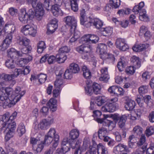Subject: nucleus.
Returning <instances> with one entry per match:
<instances>
[{
  "mask_svg": "<svg viewBox=\"0 0 154 154\" xmlns=\"http://www.w3.org/2000/svg\"><path fill=\"white\" fill-rule=\"evenodd\" d=\"M12 27L13 26L9 24H6L5 25L4 30L5 32L8 33V34L6 37L3 43L0 45V46H2V51L6 49L9 46L12 42V33L14 32V31H12L11 30Z\"/></svg>",
  "mask_w": 154,
  "mask_h": 154,
  "instance_id": "f257e3e1",
  "label": "nucleus"
},
{
  "mask_svg": "<svg viewBox=\"0 0 154 154\" xmlns=\"http://www.w3.org/2000/svg\"><path fill=\"white\" fill-rule=\"evenodd\" d=\"M144 5V2H141L139 3L138 5H136L134 7L132 11L135 14L139 13V19L141 21L146 22L149 20V18L146 14L145 10L141 9Z\"/></svg>",
  "mask_w": 154,
  "mask_h": 154,
  "instance_id": "f03ea898",
  "label": "nucleus"
},
{
  "mask_svg": "<svg viewBox=\"0 0 154 154\" xmlns=\"http://www.w3.org/2000/svg\"><path fill=\"white\" fill-rule=\"evenodd\" d=\"M21 99V97H0V100L3 103V106L10 108L14 106Z\"/></svg>",
  "mask_w": 154,
  "mask_h": 154,
  "instance_id": "7ed1b4c3",
  "label": "nucleus"
},
{
  "mask_svg": "<svg viewBox=\"0 0 154 154\" xmlns=\"http://www.w3.org/2000/svg\"><path fill=\"white\" fill-rule=\"evenodd\" d=\"M21 32L24 35L34 37L36 33V29L31 25L27 24L23 26L21 29Z\"/></svg>",
  "mask_w": 154,
  "mask_h": 154,
  "instance_id": "20e7f679",
  "label": "nucleus"
},
{
  "mask_svg": "<svg viewBox=\"0 0 154 154\" xmlns=\"http://www.w3.org/2000/svg\"><path fill=\"white\" fill-rule=\"evenodd\" d=\"M66 24L70 27L69 30L74 31L76 29L77 21L73 16H67L64 18Z\"/></svg>",
  "mask_w": 154,
  "mask_h": 154,
  "instance_id": "39448f33",
  "label": "nucleus"
},
{
  "mask_svg": "<svg viewBox=\"0 0 154 154\" xmlns=\"http://www.w3.org/2000/svg\"><path fill=\"white\" fill-rule=\"evenodd\" d=\"M54 119L52 117H48L47 119H43L38 124V128L41 130H46L50 127Z\"/></svg>",
  "mask_w": 154,
  "mask_h": 154,
  "instance_id": "423d86ee",
  "label": "nucleus"
},
{
  "mask_svg": "<svg viewBox=\"0 0 154 154\" xmlns=\"http://www.w3.org/2000/svg\"><path fill=\"white\" fill-rule=\"evenodd\" d=\"M99 40V37L94 35L88 34L85 35L81 38L82 41L84 43H95L97 42Z\"/></svg>",
  "mask_w": 154,
  "mask_h": 154,
  "instance_id": "0eeeda50",
  "label": "nucleus"
},
{
  "mask_svg": "<svg viewBox=\"0 0 154 154\" xmlns=\"http://www.w3.org/2000/svg\"><path fill=\"white\" fill-rule=\"evenodd\" d=\"M115 44L116 48L121 51H125L128 49V46L124 39L120 38L117 39Z\"/></svg>",
  "mask_w": 154,
  "mask_h": 154,
  "instance_id": "6e6552de",
  "label": "nucleus"
},
{
  "mask_svg": "<svg viewBox=\"0 0 154 154\" xmlns=\"http://www.w3.org/2000/svg\"><path fill=\"white\" fill-rule=\"evenodd\" d=\"M130 150L128 147L123 143H119L114 147L113 152L115 154H119L120 152L129 153Z\"/></svg>",
  "mask_w": 154,
  "mask_h": 154,
  "instance_id": "1a4fd4ad",
  "label": "nucleus"
},
{
  "mask_svg": "<svg viewBox=\"0 0 154 154\" xmlns=\"http://www.w3.org/2000/svg\"><path fill=\"white\" fill-rule=\"evenodd\" d=\"M124 101L125 104V109L128 111L132 110L134 108L136 103L134 101L129 99L128 97H125L122 98Z\"/></svg>",
  "mask_w": 154,
  "mask_h": 154,
  "instance_id": "9d476101",
  "label": "nucleus"
},
{
  "mask_svg": "<svg viewBox=\"0 0 154 154\" xmlns=\"http://www.w3.org/2000/svg\"><path fill=\"white\" fill-rule=\"evenodd\" d=\"M83 44L77 47L76 50L77 51L80 53H88L92 49V47L90 45L85 44L86 43H84V42L82 41Z\"/></svg>",
  "mask_w": 154,
  "mask_h": 154,
  "instance_id": "9b49d317",
  "label": "nucleus"
},
{
  "mask_svg": "<svg viewBox=\"0 0 154 154\" xmlns=\"http://www.w3.org/2000/svg\"><path fill=\"white\" fill-rule=\"evenodd\" d=\"M19 19L22 23H27L29 18L27 14L26 9H22L20 11V13L19 16Z\"/></svg>",
  "mask_w": 154,
  "mask_h": 154,
  "instance_id": "f8f14e48",
  "label": "nucleus"
},
{
  "mask_svg": "<svg viewBox=\"0 0 154 154\" xmlns=\"http://www.w3.org/2000/svg\"><path fill=\"white\" fill-rule=\"evenodd\" d=\"M62 147L60 148L65 153H66L69 150L70 147V140H69L68 137L64 138L62 143Z\"/></svg>",
  "mask_w": 154,
  "mask_h": 154,
  "instance_id": "ddd939ff",
  "label": "nucleus"
},
{
  "mask_svg": "<svg viewBox=\"0 0 154 154\" xmlns=\"http://www.w3.org/2000/svg\"><path fill=\"white\" fill-rule=\"evenodd\" d=\"M100 72L101 77L99 78V80L101 81H107L109 78L108 74V68L106 67H103L101 69Z\"/></svg>",
  "mask_w": 154,
  "mask_h": 154,
  "instance_id": "4468645a",
  "label": "nucleus"
},
{
  "mask_svg": "<svg viewBox=\"0 0 154 154\" xmlns=\"http://www.w3.org/2000/svg\"><path fill=\"white\" fill-rule=\"evenodd\" d=\"M93 116L96 118V121L99 123H102L104 122V120L105 119L106 117L104 115H103V117H101L102 113L101 111L96 110L93 112Z\"/></svg>",
  "mask_w": 154,
  "mask_h": 154,
  "instance_id": "2eb2a0df",
  "label": "nucleus"
},
{
  "mask_svg": "<svg viewBox=\"0 0 154 154\" xmlns=\"http://www.w3.org/2000/svg\"><path fill=\"white\" fill-rule=\"evenodd\" d=\"M57 103L56 100L54 98H52L49 100L47 105L51 109L52 112H54L57 110Z\"/></svg>",
  "mask_w": 154,
  "mask_h": 154,
  "instance_id": "dca6fc26",
  "label": "nucleus"
},
{
  "mask_svg": "<svg viewBox=\"0 0 154 154\" xmlns=\"http://www.w3.org/2000/svg\"><path fill=\"white\" fill-rule=\"evenodd\" d=\"M102 110L105 112H113L116 110L115 107L111 103H107L101 108Z\"/></svg>",
  "mask_w": 154,
  "mask_h": 154,
  "instance_id": "f3484780",
  "label": "nucleus"
},
{
  "mask_svg": "<svg viewBox=\"0 0 154 154\" xmlns=\"http://www.w3.org/2000/svg\"><path fill=\"white\" fill-rule=\"evenodd\" d=\"M108 132L109 131L106 128L104 127H102L99 129L97 133L96 134L98 135L99 139H102L103 138V137L108 135Z\"/></svg>",
  "mask_w": 154,
  "mask_h": 154,
  "instance_id": "a211bd4d",
  "label": "nucleus"
},
{
  "mask_svg": "<svg viewBox=\"0 0 154 154\" xmlns=\"http://www.w3.org/2000/svg\"><path fill=\"white\" fill-rule=\"evenodd\" d=\"M56 61L58 63H62L64 62L66 59L65 54H63L59 51L56 56Z\"/></svg>",
  "mask_w": 154,
  "mask_h": 154,
  "instance_id": "6ab92c4d",
  "label": "nucleus"
},
{
  "mask_svg": "<svg viewBox=\"0 0 154 154\" xmlns=\"http://www.w3.org/2000/svg\"><path fill=\"white\" fill-rule=\"evenodd\" d=\"M91 22L92 23L93 25L98 29H101L103 25L102 21L98 18L91 19Z\"/></svg>",
  "mask_w": 154,
  "mask_h": 154,
  "instance_id": "aec40b11",
  "label": "nucleus"
},
{
  "mask_svg": "<svg viewBox=\"0 0 154 154\" xmlns=\"http://www.w3.org/2000/svg\"><path fill=\"white\" fill-rule=\"evenodd\" d=\"M79 134V131L76 129H73L69 132V137L70 140H74L78 138Z\"/></svg>",
  "mask_w": 154,
  "mask_h": 154,
  "instance_id": "412c9836",
  "label": "nucleus"
},
{
  "mask_svg": "<svg viewBox=\"0 0 154 154\" xmlns=\"http://www.w3.org/2000/svg\"><path fill=\"white\" fill-rule=\"evenodd\" d=\"M17 41L20 45L24 46L28 45L30 42V40L25 37H19Z\"/></svg>",
  "mask_w": 154,
  "mask_h": 154,
  "instance_id": "4be33fe9",
  "label": "nucleus"
},
{
  "mask_svg": "<svg viewBox=\"0 0 154 154\" xmlns=\"http://www.w3.org/2000/svg\"><path fill=\"white\" fill-rule=\"evenodd\" d=\"M63 79L61 75L58 76L54 83L55 87L60 89L63 86Z\"/></svg>",
  "mask_w": 154,
  "mask_h": 154,
  "instance_id": "5701e85b",
  "label": "nucleus"
},
{
  "mask_svg": "<svg viewBox=\"0 0 154 154\" xmlns=\"http://www.w3.org/2000/svg\"><path fill=\"white\" fill-rule=\"evenodd\" d=\"M6 129L8 131V132L13 134L16 129L15 123L13 122H12L8 123L6 124Z\"/></svg>",
  "mask_w": 154,
  "mask_h": 154,
  "instance_id": "b1692460",
  "label": "nucleus"
},
{
  "mask_svg": "<svg viewBox=\"0 0 154 154\" xmlns=\"http://www.w3.org/2000/svg\"><path fill=\"white\" fill-rule=\"evenodd\" d=\"M5 65L8 69H11L15 67L14 60L12 59H8L5 62Z\"/></svg>",
  "mask_w": 154,
  "mask_h": 154,
  "instance_id": "393cba45",
  "label": "nucleus"
},
{
  "mask_svg": "<svg viewBox=\"0 0 154 154\" xmlns=\"http://www.w3.org/2000/svg\"><path fill=\"white\" fill-rule=\"evenodd\" d=\"M127 119V117L126 115H124L122 116V118H120L118 123V125L120 128L121 129L125 128V126Z\"/></svg>",
  "mask_w": 154,
  "mask_h": 154,
  "instance_id": "a878e982",
  "label": "nucleus"
},
{
  "mask_svg": "<svg viewBox=\"0 0 154 154\" xmlns=\"http://www.w3.org/2000/svg\"><path fill=\"white\" fill-rule=\"evenodd\" d=\"M131 61L135 68H138L140 66V62L139 58L135 56H133L131 59Z\"/></svg>",
  "mask_w": 154,
  "mask_h": 154,
  "instance_id": "bb28decb",
  "label": "nucleus"
},
{
  "mask_svg": "<svg viewBox=\"0 0 154 154\" xmlns=\"http://www.w3.org/2000/svg\"><path fill=\"white\" fill-rule=\"evenodd\" d=\"M13 76L12 74H8L5 73H0V79L6 81H9L13 79Z\"/></svg>",
  "mask_w": 154,
  "mask_h": 154,
  "instance_id": "cd10ccee",
  "label": "nucleus"
},
{
  "mask_svg": "<svg viewBox=\"0 0 154 154\" xmlns=\"http://www.w3.org/2000/svg\"><path fill=\"white\" fill-rule=\"evenodd\" d=\"M83 76L86 78L90 79L91 78V73L90 70L86 66H84L82 68Z\"/></svg>",
  "mask_w": 154,
  "mask_h": 154,
  "instance_id": "c85d7f7f",
  "label": "nucleus"
},
{
  "mask_svg": "<svg viewBox=\"0 0 154 154\" xmlns=\"http://www.w3.org/2000/svg\"><path fill=\"white\" fill-rule=\"evenodd\" d=\"M97 152L98 154H108L107 148L100 143L99 144Z\"/></svg>",
  "mask_w": 154,
  "mask_h": 154,
  "instance_id": "c756f323",
  "label": "nucleus"
},
{
  "mask_svg": "<svg viewBox=\"0 0 154 154\" xmlns=\"http://www.w3.org/2000/svg\"><path fill=\"white\" fill-rule=\"evenodd\" d=\"M8 56L11 59H13L16 57L17 51L13 48H11L8 50L7 51Z\"/></svg>",
  "mask_w": 154,
  "mask_h": 154,
  "instance_id": "7c9ffc66",
  "label": "nucleus"
},
{
  "mask_svg": "<svg viewBox=\"0 0 154 154\" xmlns=\"http://www.w3.org/2000/svg\"><path fill=\"white\" fill-rule=\"evenodd\" d=\"M69 69L73 73H78L80 70L78 65L74 63H72L70 64Z\"/></svg>",
  "mask_w": 154,
  "mask_h": 154,
  "instance_id": "2f4dec72",
  "label": "nucleus"
},
{
  "mask_svg": "<svg viewBox=\"0 0 154 154\" xmlns=\"http://www.w3.org/2000/svg\"><path fill=\"white\" fill-rule=\"evenodd\" d=\"M46 48L45 42L42 41H39L38 44L37 52L38 53H41Z\"/></svg>",
  "mask_w": 154,
  "mask_h": 154,
  "instance_id": "473e14b6",
  "label": "nucleus"
},
{
  "mask_svg": "<svg viewBox=\"0 0 154 154\" xmlns=\"http://www.w3.org/2000/svg\"><path fill=\"white\" fill-rule=\"evenodd\" d=\"M17 132L20 137L25 133L26 130L23 124L21 123L19 124L17 129Z\"/></svg>",
  "mask_w": 154,
  "mask_h": 154,
  "instance_id": "72a5a7b5",
  "label": "nucleus"
},
{
  "mask_svg": "<svg viewBox=\"0 0 154 154\" xmlns=\"http://www.w3.org/2000/svg\"><path fill=\"white\" fill-rule=\"evenodd\" d=\"M58 5H54L51 7V11L53 15L56 16H58L61 11L60 8L58 7Z\"/></svg>",
  "mask_w": 154,
  "mask_h": 154,
  "instance_id": "f704fd0d",
  "label": "nucleus"
},
{
  "mask_svg": "<svg viewBox=\"0 0 154 154\" xmlns=\"http://www.w3.org/2000/svg\"><path fill=\"white\" fill-rule=\"evenodd\" d=\"M93 92L96 94H100V93L101 87L98 84L94 83L92 86Z\"/></svg>",
  "mask_w": 154,
  "mask_h": 154,
  "instance_id": "c9c22d12",
  "label": "nucleus"
},
{
  "mask_svg": "<svg viewBox=\"0 0 154 154\" xmlns=\"http://www.w3.org/2000/svg\"><path fill=\"white\" fill-rule=\"evenodd\" d=\"M44 13V10H41L35 9V17L38 20H40L42 18Z\"/></svg>",
  "mask_w": 154,
  "mask_h": 154,
  "instance_id": "e433bc0d",
  "label": "nucleus"
},
{
  "mask_svg": "<svg viewBox=\"0 0 154 154\" xmlns=\"http://www.w3.org/2000/svg\"><path fill=\"white\" fill-rule=\"evenodd\" d=\"M106 46L104 44H99L96 49V51L100 53V54L105 53L106 51Z\"/></svg>",
  "mask_w": 154,
  "mask_h": 154,
  "instance_id": "4c0bfd02",
  "label": "nucleus"
},
{
  "mask_svg": "<svg viewBox=\"0 0 154 154\" xmlns=\"http://www.w3.org/2000/svg\"><path fill=\"white\" fill-rule=\"evenodd\" d=\"M71 9L75 12H76L78 10V4L77 0H70Z\"/></svg>",
  "mask_w": 154,
  "mask_h": 154,
  "instance_id": "58836bf2",
  "label": "nucleus"
},
{
  "mask_svg": "<svg viewBox=\"0 0 154 154\" xmlns=\"http://www.w3.org/2000/svg\"><path fill=\"white\" fill-rule=\"evenodd\" d=\"M69 140H70V147L71 146L72 149L76 148V150L80 149V144L79 141L75 142L73 141V140H70V139H69Z\"/></svg>",
  "mask_w": 154,
  "mask_h": 154,
  "instance_id": "ea45409f",
  "label": "nucleus"
},
{
  "mask_svg": "<svg viewBox=\"0 0 154 154\" xmlns=\"http://www.w3.org/2000/svg\"><path fill=\"white\" fill-rule=\"evenodd\" d=\"M44 143L42 142L41 143L38 144L37 148H35L33 146H32V148L35 153H40L42 150L44 148Z\"/></svg>",
  "mask_w": 154,
  "mask_h": 154,
  "instance_id": "a19ab883",
  "label": "nucleus"
},
{
  "mask_svg": "<svg viewBox=\"0 0 154 154\" xmlns=\"http://www.w3.org/2000/svg\"><path fill=\"white\" fill-rule=\"evenodd\" d=\"M109 2L110 6L115 8L119 7L120 5V0H109Z\"/></svg>",
  "mask_w": 154,
  "mask_h": 154,
  "instance_id": "79ce46f5",
  "label": "nucleus"
},
{
  "mask_svg": "<svg viewBox=\"0 0 154 154\" xmlns=\"http://www.w3.org/2000/svg\"><path fill=\"white\" fill-rule=\"evenodd\" d=\"M100 57L103 60H105L107 59L111 58H114L113 55L108 54L106 52L100 54Z\"/></svg>",
  "mask_w": 154,
  "mask_h": 154,
  "instance_id": "37998d69",
  "label": "nucleus"
},
{
  "mask_svg": "<svg viewBox=\"0 0 154 154\" xmlns=\"http://www.w3.org/2000/svg\"><path fill=\"white\" fill-rule=\"evenodd\" d=\"M100 31L103 35L106 36L107 35L106 34L111 33L112 29L109 27L101 28Z\"/></svg>",
  "mask_w": 154,
  "mask_h": 154,
  "instance_id": "c03bdc74",
  "label": "nucleus"
},
{
  "mask_svg": "<svg viewBox=\"0 0 154 154\" xmlns=\"http://www.w3.org/2000/svg\"><path fill=\"white\" fill-rule=\"evenodd\" d=\"M154 132V128L153 126H150L147 127L145 133L146 136L149 137L153 134Z\"/></svg>",
  "mask_w": 154,
  "mask_h": 154,
  "instance_id": "a18cd8bd",
  "label": "nucleus"
},
{
  "mask_svg": "<svg viewBox=\"0 0 154 154\" xmlns=\"http://www.w3.org/2000/svg\"><path fill=\"white\" fill-rule=\"evenodd\" d=\"M5 116H0V127L2 126L1 128V130L4 128H5L6 126L7 123L6 122Z\"/></svg>",
  "mask_w": 154,
  "mask_h": 154,
  "instance_id": "49530a36",
  "label": "nucleus"
},
{
  "mask_svg": "<svg viewBox=\"0 0 154 154\" xmlns=\"http://www.w3.org/2000/svg\"><path fill=\"white\" fill-rule=\"evenodd\" d=\"M136 68L133 66L127 67L125 69L126 73L128 75H133L135 72Z\"/></svg>",
  "mask_w": 154,
  "mask_h": 154,
  "instance_id": "de8ad7c7",
  "label": "nucleus"
},
{
  "mask_svg": "<svg viewBox=\"0 0 154 154\" xmlns=\"http://www.w3.org/2000/svg\"><path fill=\"white\" fill-rule=\"evenodd\" d=\"M106 102L105 99L102 98V97H97L95 100V103L98 106H100Z\"/></svg>",
  "mask_w": 154,
  "mask_h": 154,
  "instance_id": "09e8293b",
  "label": "nucleus"
},
{
  "mask_svg": "<svg viewBox=\"0 0 154 154\" xmlns=\"http://www.w3.org/2000/svg\"><path fill=\"white\" fill-rule=\"evenodd\" d=\"M47 61L49 64L51 65L54 64L56 61H57L56 57L53 55L49 56L48 55Z\"/></svg>",
  "mask_w": 154,
  "mask_h": 154,
  "instance_id": "8fccbe9b",
  "label": "nucleus"
},
{
  "mask_svg": "<svg viewBox=\"0 0 154 154\" xmlns=\"http://www.w3.org/2000/svg\"><path fill=\"white\" fill-rule=\"evenodd\" d=\"M133 131L134 134L140 135L142 134L143 129L140 126L137 125L134 128Z\"/></svg>",
  "mask_w": 154,
  "mask_h": 154,
  "instance_id": "3c124183",
  "label": "nucleus"
},
{
  "mask_svg": "<svg viewBox=\"0 0 154 154\" xmlns=\"http://www.w3.org/2000/svg\"><path fill=\"white\" fill-rule=\"evenodd\" d=\"M148 86L146 85H142L139 87L138 88V91L140 95L147 93L148 91Z\"/></svg>",
  "mask_w": 154,
  "mask_h": 154,
  "instance_id": "603ef678",
  "label": "nucleus"
},
{
  "mask_svg": "<svg viewBox=\"0 0 154 154\" xmlns=\"http://www.w3.org/2000/svg\"><path fill=\"white\" fill-rule=\"evenodd\" d=\"M73 73L69 69H67L64 72V76L65 79H70L72 77Z\"/></svg>",
  "mask_w": 154,
  "mask_h": 154,
  "instance_id": "864d4df0",
  "label": "nucleus"
},
{
  "mask_svg": "<svg viewBox=\"0 0 154 154\" xmlns=\"http://www.w3.org/2000/svg\"><path fill=\"white\" fill-rule=\"evenodd\" d=\"M91 147V142L89 140H85L83 141L82 148L83 150H85L89 148V149Z\"/></svg>",
  "mask_w": 154,
  "mask_h": 154,
  "instance_id": "5fc2aeb1",
  "label": "nucleus"
},
{
  "mask_svg": "<svg viewBox=\"0 0 154 154\" xmlns=\"http://www.w3.org/2000/svg\"><path fill=\"white\" fill-rule=\"evenodd\" d=\"M47 76L46 75L44 74H40L38 76L39 81L40 84L44 83L46 80Z\"/></svg>",
  "mask_w": 154,
  "mask_h": 154,
  "instance_id": "6e6d98bb",
  "label": "nucleus"
},
{
  "mask_svg": "<svg viewBox=\"0 0 154 154\" xmlns=\"http://www.w3.org/2000/svg\"><path fill=\"white\" fill-rule=\"evenodd\" d=\"M54 26L51 24L49 23L48 25L47 33L48 34H52L53 33L57 28H55Z\"/></svg>",
  "mask_w": 154,
  "mask_h": 154,
  "instance_id": "4d7b16f0",
  "label": "nucleus"
},
{
  "mask_svg": "<svg viewBox=\"0 0 154 154\" xmlns=\"http://www.w3.org/2000/svg\"><path fill=\"white\" fill-rule=\"evenodd\" d=\"M130 11V9L129 8L125 9H121L118 11L117 13L120 16H123L124 14H129Z\"/></svg>",
  "mask_w": 154,
  "mask_h": 154,
  "instance_id": "13d9d810",
  "label": "nucleus"
},
{
  "mask_svg": "<svg viewBox=\"0 0 154 154\" xmlns=\"http://www.w3.org/2000/svg\"><path fill=\"white\" fill-rule=\"evenodd\" d=\"M59 137L58 134H55L53 137V139H54V142L53 143L52 146L56 148L58 144Z\"/></svg>",
  "mask_w": 154,
  "mask_h": 154,
  "instance_id": "bf43d9fd",
  "label": "nucleus"
},
{
  "mask_svg": "<svg viewBox=\"0 0 154 154\" xmlns=\"http://www.w3.org/2000/svg\"><path fill=\"white\" fill-rule=\"evenodd\" d=\"M118 89V87L115 86H112L110 87L108 89V91L111 94H117V90Z\"/></svg>",
  "mask_w": 154,
  "mask_h": 154,
  "instance_id": "052dcab7",
  "label": "nucleus"
},
{
  "mask_svg": "<svg viewBox=\"0 0 154 154\" xmlns=\"http://www.w3.org/2000/svg\"><path fill=\"white\" fill-rule=\"evenodd\" d=\"M146 141V137L144 135L142 134L139 140L137 143V144L138 146H140L144 143Z\"/></svg>",
  "mask_w": 154,
  "mask_h": 154,
  "instance_id": "680f3d73",
  "label": "nucleus"
},
{
  "mask_svg": "<svg viewBox=\"0 0 154 154\" xmlns=\"http://www.w3.org/2000/svg\"><path fill=\"white\" fill-rule=\"evenodd\" d=\"M22 52L23 55L26 54L30 53L32 50V48L31 46H28V47H24L22 48Z\"/></svg>",
  "mask_w": 154,
  "mask_h": 154,
  "instance_id": "e2e57ef3",
  "label": "nucleus"
},
{
  "mask_svg": "<svg viewBox=\"0 0 154 154\" xmlns=\"http://www.w3.org/2000/svg\"><path fill=\"white\" fill-rule=\"evenodd\" d=\"M70 50V49L66 46H64L62 47L59 49V52L63 54H65L66 53L69 52Z\"/></svg>",
  "mask_w": 154,
  "mask_h": 154,
  "instance_id": "0e129e2a",
  "label": "nucleus"
},
{
  "mask_svg": "<svg viewBox=\"0 0 154 154\" xmlns=\"http://www.w3.org/2000/svg\"><path fill=\"white\" fill-rule=\"evenodd\" d=\"M3 116H5L6 119H5L6 120V122L7 124L9 123L12 122V120L14 119L13 118L12 115L10 116V115L9 113H6L4 114Z\"/></svg>",
  "mask_w": 154,
  "mask_h": 154,
  "instance_id": "69168bd1",
  "label": "nucleus"
},
{
  "mask_svg": "<svg viewBox=\"0 0 154 154\" xmlns=\"http://www.w3.org/2000/svg\"><path fill=\"white\" fill-rule=\"evenodd\" d=\"M53 140V138L48 136L47 135H46L45 136L44 141L43 142V143L45 144H50Z\"/></svg>",
  "mask_w": 154,
  "mask_h": 154,
  "instance_id": "338daca9",
  "label": "nucleus"
},
{
  "mask_svg": "<svg viewBox=\"0 0 154 154\" xmlns=\"http://www.w3.org/2000/svg\"><path fill=\"white\" fill-rule=\"evenodd\" d=\"M146 148L145 146H143L142 148H139L136 149L132 154H143Z\"/></svg>",
  "mask_w": 154,
  "mask_h": 154,
  "instance_id": "774afa93",
  "label": "nucleus"
}]
</instances>
